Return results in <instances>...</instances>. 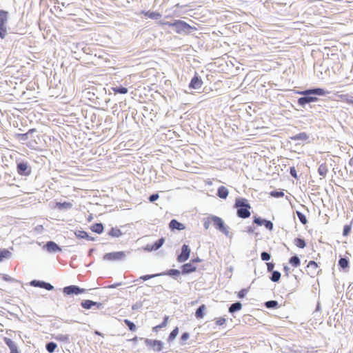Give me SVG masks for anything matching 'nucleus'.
<instances>
[{
  "label": "nucleus",
  "instance_id": "22",
  "mask_svg": "<svg viewBox=\"0 0 353 353\" xmlns=\"http://www.w3.org/2000/svg\"><path fill=\"white\" fill-rule=\"evenodd\" d=\"M4 342L9 347L10 353H20L15 343L10 339L5 337Z\"/></svg>",
  "mask_w": 353,
  "mask_h": 353
},
{
  "label": "nucleus",
  "instance_id": "57",
  "mask_svg": "<svg viewBox=\"0 0 353 353\" xmlns=\"http://www.w3.org/2000/svg\"><path fill=\"white\" fill-rule=\"evenodd\" d=\"M2 279H3V281H8V282L17 281L16 279H14V278L10 276L8 274H3V276H2Z\"/></svg>",
  "mask_w": 353,
  "mask_h": 353
},
{
  "label": "nucleus",
  "instance_id": "27",
  "mask_svg": "<svg viewBox=\"0 0 353 353\" xmlns=\"http://www.w3.org/2000/svg\"><path fill=\"white\" fill-rule=\"evenodd\" d=\"M103 229H104V227H103V223H96L93 224L92 225H91V227H90V230L92 232L97 233L99 234H101L103 232Z\"/></svg>",
  "mask_w": 353,
  "mask_h": 353
},
{
  "label": "nucleus",
  "instance_id": "53",
  "mask_svg": "<svg viewBox=\"0 0 353 353\" xmlns=\"http://www.w3.org/2000/svg\"><path fill=\"white\" fill-rule=\"evenodd\" d=\"M341 68V65L339 62L335 63L333 66H332V71L334 74H337L340 72V69Z\"/></svg>",
  "mask_w": 353,
  "mask_h": 353
},
{
  "label": "nucleus",
  "instance_id": "24",
  "mask_svg": "<svg viewBox=\"0 0 353 353\" xmlns=\"http://www.w3.org/2000/svg\"><path fill=\"white\" fill-rule=\"evenodd\" d=\"M141 14L149 17L150 19H156V20L159 19L162 16L161 14L159 12L150 11V10H148V11L143 10L141 12Z\"/></svg>",
  "mask_w": 353,
  "mask_h": 353
},
{
  "label": "nucleus",
  "instance_id": "32",
  "mask_svg": "<svg viewBox=\"0 0 353 353\" xmlns=\"http://www.w3.org/2000/svg\"><path fill=\"white\" fill-rule=\"evenodd\" d=\"M72 204L70 202H57L56 208L59 210H68L72 208Z\"/></svg>",
  "mask_w": 353,
  "mask_h": 353
},
{
  "label": "nucleus",
  "instance_id": "21",
  "mask_svg": "<svg viewBox=\"0 0 353 353\" xmlns=\"http://www.w3.org/2000/svg\"><path fill=\"white\" fill-rule=\"evenodd\" d=\"M181 274V272H180L177 269H170V270H165L164 272L159 273L160 276H169L172 277L174 279H176L177 277H179Z\"/></svg>",
  "mask_w": 353,
  "mask_h": 353
},
{
  "label": "nucleus",
  "instance_id": "19",
  "mask_svg": "<svg viewBox=\"0 0 353 353\" xmlns=\"http://www.w3.org/2000/svg\"><path fill=\"white\" fill-rule=\"evenodd\" d=\"M169 228L172 231H181L183 230L185 228V226L183 223L179 222L177 220L172 219L169 223Z\"/></svg>",
  "mask_w": 353,
  "mask_h": 353
},
{
  "label": "nucleus",
  "instance_id": "63",
  "mask_svg": "<svg viewBox=\"0 0 353 353\" xmlns=\"http://www.w3.org/2000/svg\"><path fill=\"white\" fill-rule=\"evenodd\" d=\"M283 271L285 272V275L286 276H289V273H290V268L288 266H287V265H285L283 267Z\"/></svg>",
  "mask_w": 353,
  "mask_h": 353
},
{
  "label": "nucleus",
  "instance_id": "61",
  "mask_svg": "<svg viewBox=\"0 0 353 353\" xmlns=\"http://www.w3.org/2000/svg\"><path fill=\"white\" fill-rule=\"evenodd\" d=\"M165 327V323H161V324L158 325H156L154 326L153 328H152V330L154 332H158V330L161 328H163Z\"/></svg>",
  "mask_w": 353,
  "mask_h": 353
},
{
  "label": "nucleus",
  "instance_id": "62",
  "mask_svg": "<svg viewBox=\"0 0 353 353\" xmlns=\"http://www.w3.org/2000/svg\"><path fill=\"white\" fill-rule=\"evenodd\" d=\"M37 132V130L35 128L30 129L26 133L28 136V137H32L33 136V134Z\"/></svg>",
  "mask_w": 353,
  "mask_h": 353
},
{
  "label": "nucleus",
  "instance_id": "56",
  "mask_svg": "<svg viewBox=\"0 0 353 353\" xmlns=\"http://www.w3.org/2000/svg\"><path fill=\"white\" fill-rule=\"evenodd\" d=\"M290 174L294 179H298L297 172H296V169H295V168L294 166L290 168Z\"/></svg>",
  "mask_w": 353,
  "mask_h": 353
},
{
  "label": "nucleus",
  "instance_id": "46",
  "mask_svg": "<svg viewBox=\"0 0 353 353\" xmlns=\"http://www.w3.org/2000/svg\"><path fill=\"white\" fill-rule=\"evenodd\" d=\"M270 196L274 198H280L284 196L283 190H273L270 193Z\"/></svg>",
  "mask_w": 353,
  "mask_h": 353
},
{
  "label": "nucleus",
  "instance_id": "16",
  "mask_svg": "<svg viewBox=\"0 0 353 353\" xmlns=\"http://www.w3.org/2000/svg\"><path fill=\"white\" fill-rule=\"evenodd\" d=\"M203 81L201 78L196 73L190 81L189 88L194 90H198L201 88Z\"/></svg>",
  "mask_w": 353,
  "mask_h": 353
},
{
  "label": "nucleus",
  "instance_id": "37",
  "mask_svg": "<svg viewBox=\"0 0 353 353\" xmlns=\"http://www.w3.org/2000/svg\"><path fill=\"white\" fill-rule=\"evenodd\" d=\"M92 301L86 299L81 302V306L85 310H92Z\"/></svg>",
  "mask_w": 353,
  "mask_h": 353
},
{
  "label": "nucleus",
  "instance_id": "20",
  "mask_svg": "<svg viewBox=\"0 0 353 353\" xmlns=\"http://www.w3.org/2000/svg\"><path fill=\"white\" fill-rule=\"evenodd\" d=\"M181 274H188L196 270V267L192 263H187L181 265Z\"/></svg>",
  "mask_w": 353,
  "mask_h": 353
},
{
  "label": "nucleus",
  "instance_id": "10",
  "mask_svg": "<svg viewBox=\"0 0 353 353\" xmlns=\"http://www.w3.org/2000/svg\"><path fill=\"white\" fill-rule=\"evenodd\" d=\"M253 223L256 224L258 226L264 225L270 231H272L274 228V224L271 221L262 219L256 215L253 216Z\"/></svg>",
  "mask_w": 353,
  "mask_h": 353
},
{
  "label": "nucleus",
  "instance_id": "30",
  "mask_svg": "<svg viewBox=\"0 0 353 353\" xmlns=\"http://www.w3.org/2000/svg\"><path fill=\"white\" fill-rule=\"evenodd\" d=\"M112 90L114 92V94H127L128 92V90L127 88L123 87L122 85H116L112 88Z\"/></svg>",
  "mask_w": 353,
  "mask_h": 353
},
{
  "label": "nucleus",
  "instance_id": "39",
  "mask_svg": "<svg viewBox=\"0 0 353 353\" xmlns=\"http://www.w3.org/2000/svg\"><path fill=\"white\" fill-rule=\"evenodd\" d=\"M281 276L280 272L274 270L272 272V275L270 279L272 282H278L281 279Z\"/></svg>",
  "mask_w": 353,
  "mask_h": 353
},
{
  "label": "nucleus",
  "instance_id": "25",
  "mask_svg": "<svg viewBox=\"0 0 353 353\" xmlns=\"http://www.w3.org/2000/svg\"><path fill=\"white\" fill-rule=\"evenodd\" d=\"M228 194L229 191L225 186L221 185L219 187L216 194L219 198L225 199L228 197Z\"/></svg>",
  "mask_w": 353,
  "mask_h": 353
},
{
  "label": "nucleus",
  "instance_id": "12",
  "mask_svg": "<svg viewBox=\"0 0 353 353\" xmlns=\"http://www.w3.org/2000/svg\"><path fill=\"white\" fill-rule=\"evenodd\" d=\"M305 271L310 276L314 278L319 274L321 270L318 269V265L314 261H310L306 266Z\"/></svg>",
  "mask_w": 353,
  "mask_h": 353
},
{
  "label": "nucleus",
  "instance_id": "47",
  "mask_svg": "<svg viewBox=\"0 0 353 353\" xmlns=\"http://www.w3.org/2000/svg\"><path fill=\"white\" fill-rule=\"evenodd\" d=\"M124 323L128 327V328L130 331L134 332L136 330V328H137L136 325L132 321H131L128 319H125Z\"/></svg>",
  "mask_w": 353,
  "mask_h": 353
},
{
  "label": "nucleus",
  "instance_id": "17",
  "mask_svg": "<svg viewBox=\"0 0 353 353\" xmlns=\"http://www.w3.org/2000/svg\"><path fill=\"white\" fill-rule=\"evenodd\" d=\"M44 248L50 253H56L62 250L61 247L52 241H48L45 244Z\"/></svg>",
  "mask_w": 353,
  "mask_h": 353
},
{
  "label": "nucleus",
  "instance_id": "54",
  "mask_svg": "<svg viewBox=\"0 0 353 353\" xmlns=\"http://www.w3.org/2000/svg\"><path fill=\"white\" fill-rule=\"evenodd\" d=\"M248 292V289H245V288L242 289L241 290H240L237 296L239 299H243L246 296Z\"/></svg>",
  "mask_w": 353,
  "mask_h": 353
},
{
  "label": "nucleus",
  "instance_id": "43",
  "mask_svg": "<svg viewBox=\"0 0 353 353\" xmlns=\"http://www.w3.org/2000/svg\"><path fill=\"white\" fill-rule=\"evenodd\" d=\"M296 214L297 215V217H298L299 221L302 224L305 225L307 223V220L306 216L302 212H301L300 211L297 210L296 212Z\"/></svg>",
  "mask_w": 353,
  "mask_h": 353
},
{
  "label": "nucleus",
  "instance_id": "18",
  "mask_svg": "<svg viewBox=\"0 0 353 353\" xmlns=\"http://www.w3.org/2000/svg\"><path fill=\"white\" fill-rule=\"evenodd\" d=\"M306 94H312L314 97L316 96H325L326 94L329 93V92L325 91L324 89L321 88H313L305 90Z\"/></svg>",
  "mask_w": 353,
  "mask_h": 353
},
{
  "label": "nucleus",
  "instance_id": "14",
  "mask_svg": "<svg viewBox=\"0 0 353 353\" xmlns=\"http://www.w3.org/2000/svg\"><path fill=\"white\" fill-rule=\"evenodd\" d=\"M165 243V238L161 237L159 239L152 244H147L144 248V250L147 252L157 251Z\"/></svg>",
  "mask_w": 353,
  "mask_h": 353
},
{
  "label": "nucleus",
  "instance_id": "45",
  "mask_svg": "<svg viewBox=\"0 0 353 353\" xmlns=\"http://www.w3.org/2000/svg\"><path fill=\"white\" fill-rule=\"evenodd\" d=\"M353 221H351V223L349 225H345L343 230V235L344 236H348L352 230V223Z\"/></svg>",
  "mask_w": 353,
  "mask_h": 353
},
{
  "label": "nucleus",
  "instance_id": "13",
  "mask_svg": "<svg viewBox=\"0 0 353 353\" xmlns=\"http://www.w3.org/2000/svg\"><path fill=\"white\" fill-rule=\"evenodd\" d=\"M190 252L191 250L190 247L186 244H183L181 247L180 254H179L176 257L177 261L179 263H183L186 261L190 257Z\"/></svg>",
  "mask_w": 353,
  "mask_h": 353
},
{
  "label": "nucleus",
  "instance_id": "44",
  "mask_svg": "<svg viewBox=\"0 0 353 353\" xmlns=\"http://www.w3.org/2000/svg\"><path fill=\"white\" fill-rule=\"evenodd\" d=\"M75 235L79 239H85L89 237V234L83 230H77Z\"/></svg>",
  "mask_w": 353,
  "mask_h": 353
},
{
  "label": "nucleus",
  "instance_id": "48",
  "mask_svg": "<svg viewBox=\"0 0 353 353\" xmlns=\"http://www.w3.org/2000/svg\"><path fill=\"white\" fill-rule=\"evenodd\" d=\"M159 276H160L159 273H157V274H153L143 275V276H141L139 279L143 281H148L150 279L156 278V277H159Z\"/></svg>",
  "mask_w": 353,
  "mask_h": 353
},
{
  "label": "nucleus",
  "instance_id": "58",
  "mask_svg": "<svg viewBox=\"0 0 353 353\" xmlns=\"http://www.w3.org/2000/svg\"><path fill=\"white\" fill-rule=\"evenodd\" d=\"M268 272H272L274 270V263L272 262H268L266 263Z\"/></svg>",
  "mask_w": 353,
  "mask_h": 353
},
{
  "label": "nucleus",
  "instance_id": "52",
  "mask_svg": "<svg viewBox=\"0 0 353 353\" xmlns=\"http://www.w3.org/2000/svg\"><path fill=\"white\" fill-rule=\"evenodd\" d=\"M212 223V219H210V216H208L203 221V227L205 230H208L211 223Z\"/></svg>",
  "mask_w": 353,
  "mask_h": 353
},
{
  "label": "nucleus",
  "instance_id": "23",
  "mask_svg": "<svg viewBox=\"0 0 353 353\" xmlns=\"http://www.w3.org/2000/svg\"><path fill=\"white\" fill-rule=\"evenodd\" d=\"M338 265L343 271L347 272L350 268V261L347 257L340 256L338 261Z\"/></svg>",
  "mask_w": 353,
  "mask_h": 353
},
{
  "label": "nucleus",
  "instance_id": "15",
  "mask_svg": "<svg viewBox=\"0 0 353 353\" xmlns=\"http://www.w3.org/2000/svg\"><path fill=\"white\" fill-rule=\"evenodd\" d=\"M30 285L34 287L46 289L48 291L52 290L54 289V286L52 285H51L50 283H47L43 281L32 280L30 282Z\"/></svg>",
  "mask_w": 353,
  "mask_h": 353
},
{
  "label": "nucleus",
  "instance_id": "7",
  "mask_svg": "<svg viewBox=\"0 0 353 353\" xmlns=\"http://www.w3.org/2000/svg\"><path fill=\"white\" fill-rule=\"evenodd\" d=\"M17 172L21 176H28L32 172V168L27 161H17Z\"/></svg>",
  "mask_w": 353,
  "mask_h": 353
},
{
  "label": "nucleus",
  "instance_id": "51",
  "mask_svg": "<svg viewBox=\"0 0 353 353\" xmlns=\"http://www.w3.org/2000/svg\"><path fill=\"white\" fill-rule=\"evenodd\" d=\"M261 258L263 261H268L271 258V255L267 252H262L261 254Z\"/></svg>",
  "mask_w": 353,
  "mask_h": 353
},
{
  "label": "nucleus",
  "instance_id": "38",
  "mask_svg": "<svg viewBox=\"0 0 353 353\" xmlns=\"http://www.w3.org/2000/svg\"><path fill=\"white\" fill-rule=\"evenodd\" d=\"M57 347V343L53 341L48 342L46 345V349L49 353H53Z\"/></svg>",
  "mask_w": 353,
  "mask_h": 353
},
{
  "label": "nucleus",
  "instance_id": "6",
  "mask_svg": "<svg viewBox=\"0 0 353 353\" xmlns=\"http://www.w3.org/2000/svg\"><path fill=\"white\" fill-rule=\"evenodd\" d=\"M299 94L303 95V97L298 99V104L301 108H305L307 104H310V103L316 102L319 100L316 97H314L312 94H306L305 90L303 91L298 92Z\"/></svg>",
  "mask_w": 353,
  "mask_h": 353
},
{
  "label": "nucleus",
  "instance_id": "50",
  "mask_svg": "<svg viewBox=\"0 0 353 353\" xmlns=\"http://www.w3.org/2000/svg\"><path fill=\"white\" fill-rule=\"evenodd\" d=\"M92 310H102L104 308V305L100 302H96L92 301Z\"/></svg>",
  "mask_w": 353,
  "mask_h": 353
},
{
  "label": "nucleus",
  "instance_id": "29",
  "mask_svg": "<svg viewBox=\"0 0 353 353\" xmlns=\"http://www.w3.org/2000/svg\"><path fill=\"white\" fill-rule=\"evenodd\" d=\"M309 138L308 134L306 132H300L290 137L292 141H306Z\"/></svg>",
  "mask_w": 353,
  "mask_h": 353
},
{
  "label": "nucleus",
  "instance_id": "36",
  "mask_svg": "<svg viewBox=\"0 0 353 353\" xmlns=\"http://www.w3.org/2000/svg\"><path fill=\"white\" fill-rule=\"evenodd\" d=\"M108 234L112 237H119L122 235V232L119 228H112L108 232Z\"/></svg>",
  "mask_w": 353,
  "mask_h": 353
},
{
  "label": "nucleus",
  "instance_id": "28",
  "mask_svg": "<svg viewBox=\"0 0 353 353\" xmlns=\"http://www.w3.org/2000/svg\"><path fill=\"white\" fill-rule=\"evenodd\" d=\"M242 308V304L239 301H236L234 303H232L229 307L228 311L230 313L233 314L236 312L241 310Z\"/></svg>",
  "mask_w": 353,
  "mask_h": 353
},
{
  "label": "nucleus",
  "instance_id": "41",
  "mask_svg": "<svg viewBox=\"0 0 353 353\" xmlns=\"http://www.w3.org/2000/svg\"><path fill=\"white\" fill-rule=\"evenodd\" d=\"M294 244L299 248H304L306 246V243L303 239L296 238L294 239Z\"/></svg>",
  "mask_w": 353,
  "mask_h": 353
},
{
  "label": "nucleus",
  "instance_id": "33",
  "mask_svg": "<svg viewBox=\"0 0 353 353\" xmlns=\"http://www.w3.org/2000/svg\"><path fill=\"white\" fill-rule=\"evenodd\" d=\"M289 263L293 267L297 268L301 265V260L297 255H294L289 259Z\"/></svg>",
  "mask_w": 353,
  "mask_h": 353
},
{
  "label": "nucleus",
  "instance_id": "1",
  "mask_svg": "<svg viewBox=\"0 0 353 353\" xmlns=\"http://www.w3.org/2000/svg\"><path fill=\"white\" fill-rule=\"evenodd\" d=\"M158 23L162 26L174 27L175 28V32L180 34H187L190 33L192 30H196L195 27H192L188 23L178 19L174 20L173 21H160Z\"/></svg>",
  "mask_w": 353,
  "mask_h": 353
},
{
  "label": "nucleus",
  "instance_id": "3",
  "mask_svg": "<svg viewBox=\"0 0 353 353\" xmlns=\"http://www.w3.org/2000/svg\"><path fill=\"white\" fill-rule=\"evenodd\" d=\"M210 219H212L213 225L219 232H222L227 237L232 238V234L229 232V227L226 226L223 220L217 216L210 215Z\"/></svg>",
  "mask_w": 353,
  "mask_h": 353
},
{
  "label": "nucleus",
  "instance_id": "64",
  "mask_svg": "<svg viewBox=\"0 0 353 353\" xmlns=\"http://www.w3.org/2000/svg\"><path fill=\"white\" fill-rule=\"evenodd\" d=\"M246 232L249 234L253 233L254 232V228L252 226H248L247 228Z\"/></svg>",
  "mask_w": 353,
  "mask_h": 353
},
{
  "label": "nucleus",
  "instance_id": "55",
  "mask_svg": "<svg viewBox=\"0 0 353 353\" xmlns=\"http://www.w3.org/2000/svg\"><path fill=\"white\" fill-rule=\"evenodd\" d=\"M159 196L158 193H154L150 195V196L148 197V200L150 201V202L152 203L157 201L159 199Z\"/></svg>",
  "mask_w": 353,
  "mask_h": 353
},
{
  "label": "nucleus",
  "instance_id": "8",
  "mask_svg": "<svg viewBox=\"0 0 353 353\" xmlns=\"http://www.w3.org/2000/svg\"><path fill=\"white\" fill-rule=\"evenodd\" d=\"M330 59H327L326 60H324L323 63L319 65L314 67L315 71L321 74V79H323L325 76H330Z\"/></svg>",
  "mask_w": 353,
  "mask_h": 353
},
{
  "label": "nucleus",
  "instance_id": "31",
  "mask_svg": "<svg viewBox=\"0 0 353 353\" xmlns=\"http://www.w3.org/2000/svg\"><path fill=\"white\" fill-rule=\"evenodd\" d=\"M264 305L268 309H277L279 307V302L276 300H270L265 302Z\"/></svg>",
  "mask_w": 353,
  "mask_h": 353
},
{
  "label": "nucleus",
  "instance_id": "35",
  "mask_svg": "<svg viewBox=\"0 0 353 353\" xmlns=\"http://www.w3.org/2000/svg\"><path fill=\"white\" fill-rule=\"evenodd\" d=\"M328 172V169L325 163H322L319 165L318 168V173L319 175L325 177Z\"/></svg>",
  "mask_w": 353,
  "mask_h": 353
},
{
  "label": "nucleus",
  "instance_id": "4",
  "mask_svg": "<svg viewBox=\"0 0 353 353\" xmlns=\"http://www.w3.org/2000/svg\"><path fill=\"white\" fill-rule=\"evenodd\" d=\"M9 13L4 10H0V38L3 39L6 38L8 31L6 24L8 20Z\"/></svg>",
  "mask_w": 353,
  "mask_h": 353
},
{
  "label": "nucleus",
  "instance_id": "2",
  "mask_svg": "<svg viewBox=\"0 0 353 353\" xmlns=\"http://www.w3.org/2000/svg\"><path fill=\"white\" fill-rule=\"evenodd\" d=\"M234 208L236 209V215L241 219L249 218L251 215V205L245 198L239 197L235 200Z\"/></svg>",
  "mask_w": 353,
  "mask_h": 353
},
{
  "label": "nucleus",
  "instance_id": "59",
  "mask_svg": "<svg viewBox=\"0 0 353 353\" xmlns=\"http://www.w3.org/2000/svg\"><path fill=\"white\" fill-rule=\"evenodd\" d=\"M190 338V334L188 332H183L181 336V341L184 342L187 341Z\"/></svg>",
  "mask_w": 353,
  "mask_h": 353
},
{
  "label": "nucleus",
  "instance_id": "49",
  "mask_svg": "<svg viewBox=\"0 0 353 353\" xmlns=\"http://www.w3.org/2000/svg\"><path fill=\"white\" fill-rule=\"evenodd\" d=\"M15 138L17 139H18L19 141H27L29 139L27 133L16 134H15Z\"/></svg>",
  "mask_w": 353,
  "mask_h": 353
},
{
  "label": "nucleus",
  "instance_id": "11",
  "mask_svg": "<svg viewBox=\"0 0 353 353\" xmlns=\"http://www.w3.org/2000/svg\"><path fill=\"white\" fill-rule=\"evenodd\" d=\"M144 343L147 347L152 348L155 352H160L163 349V343L161 341L145 339Z\"/></svg>",
  "mask_w": 353,
  "mask_h": 353
},
{
  "label": "nucleus",
  "instance_id": "5",
  "mask_svg": "<svg viewBox=\"0 0 353 353\" xmlns=\"http://www.w3.org/2000/svg\"><path fill=\"white\" fill-rule=\"evenodd\" d=\"M128 253L129 252L125 251L108 252L103 255V259L104 261H123Z\"/></svg>",
  "mask_w": 353,
  "mask_h": 353
},
{
  "label": "nucleus",
  "instance_id": "42",
  "mask_svg": "<svg viewBox=\"0 0 353 353\" xmlns=\"http://www.w3.org/2000/svg\"><path fill=\"white\" fill-rule=\"evenodd\" d=\"M179 334V327H176L173 329V330L170 333L168 341V342H171L175 339L176 336Z\"/></svg>",
  "mask_w": 353,
  "mask_h": 353
},
{
  "label": "nucleus",
  "instance_id": "9",
  "mask_svg": "<svg viewBox=\"0 0 353 353\" xmlns=\"http://www.w3.org/2000/svg\"><path fill=\"white\" fill-rule=\"evenodd\" d=\"M85 289L81 288L78 285H70L63 288V293L65 295H78L82 293H85Z\"/></svg>",
  "mask_w": 353,
  "mask_h": 353
},
{
  "label": "nucleus",
  "instance_id": "34",
  "mask_svg": "<svg viewBox=\"0 0 353 353\" xmlns=\"http://www.w3.org/2000/svg\"><path fill=\"white\" fill-rule=\"evenodd\" d=\"M12 253L7 249L0 250V262L4 259H8L11 256Z\"/></svg>",
  "mask_w": 353,
  "mask_h": 353
},
{
  "label": "nucleus",
  "instance_id": "60",
  "mask_svg": "<svg viewBox=\"0 0 353 353\" xmlns=\"http://www.w3.org/2000/svg\"><path fill=\"white\" fill-rule=\"evenodd\" d=\"M226 320L223 317H221L216 319V324L217 325H223L225 323Z\"/></svg>",
  "mask_w": 353,
  "mask_h": 353
},
{
  "label": "nucleus",
  "instance_id": "40",
  "mask_svg": "<svg viewBox=\"0 0 353 353\" xmlns=\"http://www.w3.org/2000/svg\"><path fill=\"white\" fill-rule=\"evenodd\" d=\"M55 339L58 341L65 343L70 342V336L68 334H59L58 335L56 336Z\"/></svg>",
  "mask_w": 353,
  "mask_h": 353
},
{
  "label": "nucleus",
  "instance_id": "26",
  "mask_svg": "<svg viewBox=\"0 0 353 353\" xmlns=\"http://www.w3.org/2000/svg\"><path fill=\"white\" fill-rule=\"evenodd\" d=\"M206 310V306L204 304L201 305L195 312V317L197 319H201L203 318L205 314V311Z\"/></svg>",
  "mask_w": 353,
  "mask_h": 353
}]
</instances>
